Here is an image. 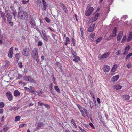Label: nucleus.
Listing matches in <instances>:
<instances>
[{
	"mask_svg": "<svg viewBox=\"0 0 132 132\" xmlns=\"http://www.w3.org/2000/svg\"><path fill=\"white\" fill-rule=\"evenodd\" d=\"M18 17L22 20H25L27 19L28 15L25 11H20L18 12Z\"/></svg>",
	"mask_w": 132,
	"mask_h": 132,
	"instance_id": "obj_1",
	"label": "nucleus"
},
{
	"mask_svg": "<svg viewBox=\"0 0 132 132\" xmlns=\"http://www.w3.org/2000/svg\"><path fill=\"white\" fill-rule=\"evenodd\" d=\"M90 5H88L87 7V10L86 11L85 14L87 16H90L94 10V8L92 7H89Z\"/></svg>",
	"mask_w": 132,
	"mask_h": 132,
	"instance_id": "obj_2",
	"label": "nucleus"
},
{
	"mask_svg": "<svg viewBox=\"0 0 132 132\" xmlns=\"http://www.w3.org/2000/svg\"><path fill=\"white\" fill-rule=\"evenodd\" d=\"M22 55L26 56L30 55V50L28 48H25L23 49L22 52Z\"/></svg>",
	"mask_w": 132,
	"mask_h": 132,
	"instance_id": "obj_3",
	"label": "nucleus"
},
{
	"mask_svg": "<svg viewBox=\"0 0 132 132\" xmlns=\"http://www.w3.org/2000/svg\"><path fill=\"white\" fill-rule=\"evenodd\" d=\"M23 79L26 81H29L31 82H34V80L30 76H26L23 77Z\"/></svg>",
	"mask_w": 132,
	"mask_h": 132,
	"instance_id": "obj_4",
	"label": "nucleus"
},
{
	"mask_svg": "<svg viewBox=\"0 0 132 132\" xmlns=\"http://www.w3.org/2000/svg\"><path fill=\"white\" fill-rule=\"evenodd\" d=\"M31 55L33 59L38 57V52L37 48H35L33 50Z\"/></svg>",
	"mask_w": 132,
	"mask_h": 132,
	"instance_id": "obj_5",
	"label": "nucleus"
},
{
	"mask_svg": "<svg viewBox=\"0 0 132 132\" xmlns=\"http://www.w3.org/2000/svg\"><path fill=\"white\" fill-rule=\"evenodd\" d=\"M110 54V53L109 52L104 53L102 55L100 58V60H102L105 59L106 58L109 57Z\"/></svg>",
	"mask_w": 132,
	"mask_h": 132,
	"instance_id": "obj_6",
	"label": "nucleus"
},
{
	"mask_svg": "<svg viewBox=\"0 0 132 132\" xmlns=\"http://www.w3.org/2000/svg\"><path fill=\"white\" fill-rule=\"evenodd\" d=\"M42 38L43 39L46 41L47 42L48 41V36L47 35L44 31H42Z\"/></svg>",
	"mask_w": 132,
	"mask_h": 132,
	"instance_id": "obj_7",
	"label": "nucleus"
},
{
	"mask_svg": "<svg viewBox=\"0 0 132 132\" xmlns=\"http://www.w3.org/2000/svg\"><path fill=\"white\" fill-rule=\"evenodd\" d=\"M13 47H12L9 51L8 56L10 58H11L13 57Z\"/></svg>",
	"mask_w": 132,
	"mask_h": 132,
	"instance_id": "obj_8",
	"label": "nucleus"
},
{
	"mask_svg": "<svg viewBox=\"0 0 132 132\" xmlns=\"http://www.w3.org/2000/svg\"><path fill=\"white\" fill-rule=\"evenodd\" d=\"M6 95L8 98V100L10 101H11L13 99V96L11 93L10 91L7 92Z\"/></svg>",
	"mask_w": 132,
	"mask_h": 132,
	"instance_id": "obj_9",
	"label": "nucleus"
},
{
	"mask_svg": "<svg viewBox=\"0 0 132 132\" xmlns=\"http://www.w3.org/2000/svg\"><path fill=\"white\" fill-rule=\"evenodd\" d=\"M42 1L43 6V7L42 8V10H43L46 11L47 7L46 3L45 0H42Z\"/></svg>",
	"mask_w": 132,
	"mask_h": 132,
	"instance_id": "obj_10",
	"label": "nucleus"
},
{
	"mask_svg": "<svg viewBox=\"0 0 132 132\" xmlns=\"http://www.w3.org/2000/svg\"><path fill=\"white\" fill-rule=\"evenodd\" d=\"M11 9L13 12V13L14 17L15 18V16L16 15L17 12L13 6L11 5L10 7Z\"/></svg>",
	"mask_w": 132,
	"mask_h": 132,
	"instance_id": "obj_11",
	"label": "nucleus"
},
{
	"mask_svg": "<svg viewBox=\"0 0 132 132\" xmlns=\"http://www.w3.org/2000/svg\"><path fill=\"white\" fill-rule=\"evenodd\" d=\"M123 34L122 31H120L119 32L117 37V40L118 41H119L120 40L123 36Z\"/></svg>",
	"mask_w": 132,
	"mask_h": 132,
	"instance_id": "obj_12",
	"label": "nucleus"
},
{
	"mask_svg": "<svg viewBox=\"0 0 132 132\" xmlns=\"http://www.w3.org/2000/svg\"><path fill=\"white\" fill-rule=\"evenodd\" d=\"M103 71L105 72H107L109 71L110 69V67L108 65L104 66L103 68Z\"/></svg>",
	"mask_w": 132,
	"mask_h": 132,
	"instance_id": "obj_13",
	"label": "nucleus"
},
{
	"mask_svg": "<svg viewBox=\"0 0 132 132\" xmlns=\"http://www.w3.org/2000/svg\"><path fill=\"white\" fill-rule=\"evenodd\" d=\"M122 87V86L119 84H116L113 86L114 88L117 90L120 89Z\"/></svg>",
	"mask_w": 132,
	"mask_h": 132,
	"instance_id": "obj_14",
	"label": "nucleus"
},
{
	"mask_svg": "<svg viewBox=\"0 0 132 132\" xmlns=\"http://www.w3.org/2000/svg\"><path fill=\"white\" fill-rule=\"evenodd\" d=\"M7 20L8 21H11L12 20V16L10 13L7 12L6 14Z\"/></svg>",
	"mask_w": 132,
	"mask_h": 132,
	"instance_id": "obj_15",
	"label": "nucleus"
},
{
	"mask_svg": "<svg viewBox=\"0 0 132 132\" xmlns=\"http://www.w3.org/2000/svg\"><path fill=\"white\" fill-rule=\"evenodd\" d=\"M119 77V76L118 75L113 76L112 78V81L113 82H115L118 79Z\"/></svg>",
	"mask_w": 132,
	"mask_h": 132,
	"instance_id": "obj_16",
	"label": "nucleus"
},
{
	"mask_svg": "<svg viewBox=\"0 0 132 132\" xmlns=\"http://www.w3.org/2000/svg\"><path fill=\"white\" fill-rule=\"evenodd\" d=\"M0 13H1V17L3 18V20H4V22L6 23L7 22L6 19V17L5 15V14L3 12L1 11H0Z\"/></svg>",
	"mask_w": 132,
	"mask_h": 132,
	"instance_id": "obj_17",
	"label": "nucleus"
},
{
	"mask_svg": "<svg viewBox=\"0 0 132 132\" xmlns=\"http://www.w3.org/2000/svg\"><path fill=\"white\" fill-rule=\"evenodd\" d=\"M99 15L100 14L99 13H97L95 14L93 18L92 19V21L94 22L96 21L98 19Z\"/></svg>",
	"mask_w": 132,
	"mask_h": 132,
	"instance_id": "obj_18",
	"label": "nucleus"
},
{
	"mask_svg": "<svg viewBox=\"0 0 132 132\" xmlns=\"http://www.w3.org/2000/svg\"><path fill=\"white\" fill-rule=\"evenodd\" d=\"M130 46H127L125 48L124 52L123 53V54L125 55V54L128 53L129 50L130 48Z\"/></svg>",
	"mask_w": 132,
	"mask_h": 132,
	"instance_id": "obj_19",
	"label": "nucleus"
},
{
	"mask_svg": "<svg viewBox=\"0 0 132 132\" xmlns=\"http://www.w3.org/2000/svg\"><path fill=\"white\" fill-rule=\"evenodd\" d=\"M95 26V24H93L91 26H90L88 29V31L89 32H92L94 29V27Z\"/></svg>",
	"mask_w": 132,
	"mask_h": 132,
	"instance_id": "obj_20",
	"label": "nucleus"
},
{
	"mask_svg": "<svg viewBox=\"0 0 132 132\" xmlns=\"http://www.w3.org/2000/svg\"><path fill=\"white\" fill-rule=\"evenodd\" d=\"M117 64H116L114 65L111 69V71L112 72H115L117 69Z\"/></svg>",
	"mask_w": 132,
	"mask_h": 132,
	"instance_id": "obj_21",
	"label": "nucleus"
},
{
	"mask_svg": "<svg viewBox=\"0 0 132 132\" xmlns=\"http://www.w3.org/2000/svg\"><path fill=\"white\" fill-rule=\"evenodd\" d=\"M122 97L123 99L126 100H128L130 98L129 95H124L122 96Z\"/></svg>",
	"mask_w": 132,
	"mask_h": 132,
	"instance_id": "obj_22",
	"label": "nucleus"
},
{
	"mask_svg": "<svg viewBox=\"0 0 132 132\" xmlns=\"http://www.w3.org/2000/svg\"><path fill=\"white\" fill-rule=\"evenodd\" d=\"M74 57L75 58L73 59V60L75 62H77L78 61V60H80L79 58L78 57L76 56V55H74V54H73Z\"/></svg>",
	"mask_w": 132,
	"mask_h": 132,
	"instance_id": "obj_23",
	"label": "nucleus"
},
{
	"mask_svg": "<svg viewBox=\"0 0 132 132\" xmlns=\"http://www.w3.org/2000/svg\"><path fill=\"white\" fill-rule=\"evenodd\" d=\"M14 95L15 96H19L20 95V92L18 90H16L14 92Z\"/></svg>",
	"mask_w": 132,
	"mask_h": 132,
	"instance_id": "obj_24",
	"label": "nucleus"
},
{
	"mask_svg": "<svg viewBox=\"0 0 132 132\" xmlns=\"http://www.w3.org/2000/svg\"><path fill=\"white\" fill-rule=\"evenodd\" d=\"M132 39V33H130L128 38L127 39V42H129L131 41V40Z\"/></svg>",
	"mask_w": 132,
	"mask_h": 132,
	"instance_id": "obj_25",
	"label": "nucleus"
},
{
	"mask_svg": "<svg viewBox=\"0 0 132 132\" xmlns=\"http://www.w3.org/2000/svg\"><path fill=\"white\" fill-rule=\"evenodd\" d=\"M132 56V53H130L127 54L125 57V60L127 61L130 58V57Z\"/></svg>",
	"mask_w": 132,
	"mask_h": 132,
	"instance_id": "obj_26",
	"label": "nucleus"
},
{
	"mask_svg": "<svg viewBox=\"0 0 132 132\" xmlns=\"http://www.w3.org/2000/svg\"><path fill=\"white\" fill-rule=\"evenodd\" d=\"M29 23L32 27L34 26L35 24V21L34 20L33 18H32V19H31V20L30 22Z\"/></svg>",
	"mask_w": 132,
	"mask_h": 132,
	"instance_id": "obj_27",
	"label": "nucleus"
},
{
	"mask_svg": "<svg viewBox=\"0 0 132 132\" xmlns=\"http://www.w3.org/2000/svg\"><path fill=\"white\" fill-rule=\"evenodd\" d=\"M54 88L55 90L58 92L60 93V89L58 88L57 86L55 85L54 86Z\"/></svg>",
	"mask_w": 132,
	"mask_h": 132,
	"instance_id": "obj_28",
	"label": "nucleus"
},
{
	"mask_svg": "<svg viewBox=\"0 0 132 132\" xmlns=\"http://www.w3.org/2000/svg\"><path fill=\"white\" fill-rule=\"evenodd\" d=\"M56 64L57 66L59 67V68L61 69V70L62 68V64L61 63L59 62H56Z\"/></svg>",
	"mask_w": 132,
	"mask_h": 132,
	"instance_id": "obj_29",
	"label": "nucleus"
},
{
	"mask_svg": "<svg viewBox=\"0 0 132 132\" xmlns=\"http://www.w3.org/2000/svg\"><path fill=\"white\" fill-rule=\"evenodd\" d=\"M20 117L19 116H17L15 117V121L17 122L20 120Z\"/></svg>",
	"mask_w": 132,
	"mask_h": 132,
	"instance_id": "obj_30",
	"label": "nucleus"
},
{
	"mask_svg": "<svg viewBox=\"0 0 132 132\" xmlns=\"http://www.w3.org/2000/svg\"><path fill=\"white\" fill-rule=\"evenodd\" d=\"M19 108L17 107H12L10 108V111H12V110H13L14 111H15L17 110Z\"/></svg>",
	"mask_w": 132,
	"mask_h": 132,
	"instance_id": "obj_31",
	"label": "nucleus"
},
{
	"mask_svg": "<svg viewBox=\"0 0 132 132\" xmlns=\"http://www.w3.org/2000/svg\"><path fill=\"white\" fill-rule=\"evenodd\" d=\"M8 130V127L5 126L4 127V128H3L2 130L4 132H6Z\"/></svg>",
	"mask_w": 132,
	"mask_h": 132,
	"instance_id": "obj_32",
	"label": "nucleus"
},
{
	"mask_svg": "<svg viewBox=\"0 0 132 132\" xmlns=\"http://www.w3.org/2000/svg\"><path fill=\"white\" fill-rule=\"evenodd\" d=\"M63 10L64 12L66 13H68V10L65 6H63Z\"/></svg>",
	"mask_w": 132,
	"mask_h": 132,
	"instance_id": "obj_33",
	"label": "nucleus"
},
{
	"mask_svg": "<svg viewBox=\"0 0 132 132\" xmlns=\"http://www.w3.org/2000/svg\"><path fill=\"white\" fill-rule=\"evenodd\" d=\"M32 86L30 87L29 92L35 94V92H36V91L33 90L32 89Z\"/></svg>",
	"mask_w": 132,
	"mask_h": 132,
	"instance_id": "obj_34",
	"label": "nucleus"
},
{
	"mask_svg": "<svg viewBox=\"0 0 132 132\" xmlns=\"http://www.w3.org/2000/svg\"><path fill=\"white\" fill-rule=\"evenodd\" d=\"M95 34L94 33H91L90 36V37L94 39V37L95 36Z\"/></svg>",
	"mask_w": 132,
	"mask_h": 132,
	"instance_id": "obj_35",
	"label": "nucleus"
},
{
	"mask_svg": "<svg viewBox=\"0 0 132 132\" xmlns=\"http://www.w3.org/2000/svg\"><path fill=\"white\" fill-rule=\"evenodd\" d=\"M71 123L73 124L74 127L75 128H76L77 126V125L75 122V121L73 119H72L71 120Z\"/></svg>",
	"mask_w": 132,
	"mask_h": 132,
	"instance_id": "obj_36",
	"label": "nucleus"
},
{
	"mask_svg": "<svg viewBox=\"0 0 132 132\" xmlns=\"http://www.w3.org/2000/svg\"><path fill=\"white\" fill-rule=\"evenodd\" d=\"M20 53H18L15 55V57L16 58L17 60L18 61V60H19V59L20 57Z\"/></svg>",
	"mask_w": 132,
	"mask_h": 132,
	"instance_id": "obj_37",
	"label": "nucleus"
},
{
	"mask_svg": "<svg viewBox=\"0 0 132 132\" xmlns=\"http://www.w3.org/2000/svg\"><path fill=\"white\" fill-rule=\"evenodd\" d=\"M102 37H100L98 38L96 40V43L97 44L100 42L102 39Z\"/></svg>",
	"mask_w": 132,
	"mask_h": 132,
	"instance_id": "obj_38",
	"label": "nucleus"
},
{
	"mask_svg": "<svg viewBox=\"0 0 132 132\" xmlns=\"http://www.w3.org/2000/svg\"><path fill=\"white\" fill-rule=\"evenodd\" d=\"M117 28L116 27H115L113 29V31H112V33L113 34H116L117 32Z\"/></svg>",
	"mask_w": 132,
	"mask_h": 132,
	"instance_id": "obj_39",
	"label": "nucleus"
},
{
	"mask_svg": "<svg viewBox=\"0 0 132 132\" xmlns=\"http://www.w3.org/2000/svg\"><path fill=\"white\" fill-rule=\"evenodd\" d=\"M126 39V36H124L123 37V38L121 41V42L122 43H124L125 42Z\"/></svg>",
	"mask_w": 132,
	"mask_h": 132,
	"instance_id": "obj_40",
	"label": "nucleus"
},
{
	"mask_svg": "<svg viewBox=\"0 0 132 132\" xmlns=\"http://www.w3.org/2000/svg\"><path fill=\"white\" fill-rule=\"evenodd\" d=\"M19 84H21L23 86H24L25 85V82L23 81H20L19 82Z\"/></svg>",
	"mask_w": 132,
	"mask_h": 132,
	"instance_id": "obj_41",
	"label": "nucleus"
},
{
	"mask_svg": "<svg viewBox=\"0 0 132 132\" xmlns=\"http://www.w3.org/2000/svg\"><path fill=\"white\" fill-rule=\"evenodd\" d=\"M5 66H8V65L10 64L9 61L7 60H5Z\"/></svg>",
	"mask_w": 132,
	"mask_h": 132,
	"instance_id": "obj_42",
	"label": "nucleus"
},
{
	"mask_svg": "<svg viewBox=\"0 0 132 132\" xmlns=\"http://www.w3.org/2000/svg\"><path fill=\"white\" fill-rule=\"evenodd\" d=\"M80 32H81V37L83 38H84V36H83V29L82 28V27L81 26L80 27Z\"/></svg>",
	"mask_w": 132,
	"mask_h": 132,
	"instance_id": "obj_43",
	"label": "nucleus"
},
{
	"mask_svg": "<svg viewBox=\"0 0 132 132\" xmlns=\"http://www.w3.org/2000/svg\"><path fill=\"white\" fill-rule=\"evenodd\" d=\"M5 106V104L3 102H0V108H3Z\"/></svg>",
	"mask_w": 132,
	"mask_h": 132,
	"instance_id": "obj_44",
	"label": "nucleus"
},
{
	"mask_svg": "<svg viewBox=\"0 0 132 132\" xmlns=\"http://www.w3.org/2000/svg\"><path fill=\"white\" fill-rule=\"evenodd\" d=\"M79 128L80 129L81 132H87L84 129L82 128L80 126H79Z\"/></svg>",
	"mask_w": 132,
	"mask_h": 132,
	"instance_id": "obj_45",
	"label": "nucleus"
},
{
	"mask_svg": "<svg viewBox=\"0 0 132 132\" xmlns=\"http://www.w3.org/2000/svg\"><path fill=\"white\" fill-rule=\"evenodd\" d=\"M84 112H85V114L86 116H87L88 114V113L87 112V110L85 108L83 109Z\"/></svg>",
	"mask_w": 132,
	"mask_h": 132,
	"instance_id": "obj_46",
	"label": "nucleus"
},
{
	"mask_svg": "<svg viewBox=\"0 0 132 132\" xmlns=\"http://www.w3.org/2000/svg\"><path fill=\"white\" fill-rule=\"evenodd\" d=\"M43 43L41 41H39L38 42V43L37 44V46L39 47L41 46L42 45Z\"/></svg>",
	"mask_w": 132,
	"mask_h": 132,
	"instance_id": "obj_47",
	"label": "nucleus"
},
{
	"mask_svg": "<svg viewBox=\"0 0 132 132\" xmlns=\"http://www.w3.org/2000/svg\"><path fill=\"white\" fill-rule=\"evenodd\" d=\"M45 19L47 23H49L50 22V20L47 17H46L45 18Z\"/></svg>",
	"mask_w": 132,
	"mask_h": 132,
	"instance_id": "obj_48",
	"label": "nucleus"
},
{
	"mask_svg": "<svg viewBox=\"0 0 132 132\" xmlns=\"http://www.w3.org/2000/svg\"><path fill=\"white\" fill-rule=\"evenodd\" d=\"M79 110L81 113L82 115L84 117L85 115L84 110H82V108H81V109H80Z\"/></svg>",
	"mask_w": 132,
	"mask_h": 132,
	"instance_id": "obj_49",
	"label": "nucleus"
},
{
	"mask_svg": "<svg viewBox=\"0 0 132 132\" xmlns=\"http://www.w3.org/2000/svg\"><path fill=\"white\" fill-rule=\"evenodd\" d=\"M22 77V75H20L18 74V75L17 76V79H19L21 78Z\"/></svg>",
	"mask_w": 132,
	"mask_h": 132,
	"instance_id": "obj_50",
	"label": "nucleus"
},
{
	"mask_svg": "<svg viewBox=\"0 0 132 132\" xmlns=\"http://www.w3.org/2000/svg\"><path fill=\"white\" fill-rule=\"evenodd\" d=\"M121 51L120 50H118L117 51L116 53V55H119L121 53Z\"/></svg>",
	"mask_w": 132,
	"mask_h": 132,
	"instance_id": "obj_51",
	"label": "nucleus"
},
{
	"mask_svg": "<svg viewBox=\"0 0 132 132\" xmlns=\"http://www.w3.org/2000/svg\"><path fill=\"white\" fill-rule=\"evenodd\" d=\"M18 65L20 67L22 68V63L21 62H19L18 63Z\"/></svg>",
	"mask_w": 132,
	"mask_h": 132,
	"instance_id": "obj_52",
	"label": "nucleus"
},
{
	"mask_svg": "<svg viewBox=\"0 0 132 132\" xmlns=\"http://www.w3.org/2000/svg\"><path fill=\"white\" fill-rule=\"evenodd\" d=\"M71 41L73 43V45L74 46H75V39L74 38H72V39Z\"/></svg>",
	"mask_w": 132,
	"mask_h": 132,
	"instance_id": "obj_53",
	"label": "nucleus"
},
{
	"mask_svg": "<svg viewBox=\"0 0 132 132\" xmlns=\"http://www.w3.org/2000/svg\"><path fill=\"white\" fill-rule=\"evenodd\" d=\"M89 125L93 129L95 128V127L93 125V124L91 122H90L89 123Z\"/></svg>",
	"mask_w": 132,
	"mask_h": 132,
	"instance_id": "obj_54",
	"label": "nucleus"
},
{
	"mask_svg": "<svg viewBox=\"0 0 132 132\" xmlns=\"http://www.w3.org/2000/svg\"><path fill=\"white\" fill-rule=\"evenodd\" d=\"M29 1L28 0L27 1H26L25 0H23L22 1V2L23 4H26L27 3H28Z\"/></svg>",
	"mask_w": 132,
	"mask_h": 132,
	"instance_id": "obj_55",
	"label": "nucleus"
},
{
	"mask_svg": "<svg viewBox=\"0 0 132 132\" xmlns=\"http://www.w3.org/2000/svg\"><path fill=\"white\" fill-rule=\"evenodd\" d=\"M53 78L52 79V80L53 81V83L55 84H56V83L55 82V78L54 75L53 74Z\"/></svg>",
	"mask_w": 132,
	"mask_h": 132,
	"instance_id": "obj_56",
	"label": "nucleus"
},
{
	"mask_svg": "<svg viewBox=\"0 0 132 132\" xmlns=\"http://www.w3.org/2000/svg\"><path fill=\"white\" fill-rule=\"evenodd\" d=\"M65 41L66 42H69L70 40L69 38L68 37H66L65 39Z\"/></svg>",
	"mask_w": 132,
	"mask_h": 132,
	"instance_id": "obj_57",
	"label": "nucleus"
},
{
	"mask_svg": "<svg viewBox=\"0 0 132 132\" xmlns=\"http://www.w3.org/2000/svg\"><path fill=\"white\" fill-rule=\"evenodd\" d=\"M43 123H40L38 125V127H39V128L40 127H41L42 126H43Z\"/></svg>",
	"mask_w": 132,
	"mask_h": 132,
	"instance_id": "obj_58",
	"label": "nucleus"
},
{
	"mask_svg": "<svg viewBox=\"0 0 132 132\" xmlns=\"http://www.w3.org/2000/svg\"><path fill=\"white\" fill-rule=\"evenodd\" d=\"M4 112V110L3 108L0 109V114Z\"/></svg>",
	"mask_w": 132,
	"mask_h": 132,
	"instance_id": "obj_59",
	"label": "nucleus"
},
{
	"mask_svg": "<svg viewBox=\"0 0 132 132\" xmlns=\"http://www.w3.org/2000/svg\"><path fill=\"white\" fill-rule=\"evenodd\" d=\"M9 24L11 25L12 26H13V24L12 22L10 21H9Z\"/></svg>",
	"mask_w": 132,
	"mask_h": 132,
	"instance_id": "obj_60",
	"label": "nucleus"
},
{
	"mask_svg": "<svg viewBox=\"0 0 132 132\" xmlns=\"http://www.w3.org/2000/svg\"><path fill=\"white\" fill-rule=\"evenodd\" d=\"M116 35V34H112V35H110L109 36V37L111 38L112 37H115Z\"/></svg>",
	"mask_w": 132,
	"mask_h": 132,
	"instance_id": "obj_61",
	"label": "nucleus"
},
{
	"mask_svg": "<svg viewBox=\"0 0 132 132\" xmlns=\"http://www.w3.org/2000/svg\"><path fill=\"white\" fill-rule=\"evenodd\" d=\"M47 108H50L49 105L48 104H44V105Z\"/></svg>",
	"mask_w": 132,
	"mask_h": 132,
	"instance_id": "obj_62",
	"label": "nucleus"
},
{
	"mask_svg": "<svg viewBox=\"0 0 132 132\" xmlns=\"http://www.w3.org/2000/svg\"><path fill=\"white\" fill-rule=\"evenodd\" d=\"M38 104H39V105L40 106H42V105H44V104L43 103H41L40 102H38Z\"/></svg>",
	"mask_w": 132,
	"mask_h": 132,
	"instance_id": "obj_63",
	"label": "nucleus"
},
{
	"mask_svg": "<svg viewBox=\"0 0 132 132\" xmlns=\"http://www.w3.org/2000/svg\"><path fill=\"white\" fill-rule=\"evenodd\" d=\"M97 102L99 104H100L101 103L100 100L99 98H97Z\"/></svg>",
	"mask_w": 132,
	"mask_h": 132,
	"instance_id": "obj_64",
	"label": "nucleus"
}]
</instances>
